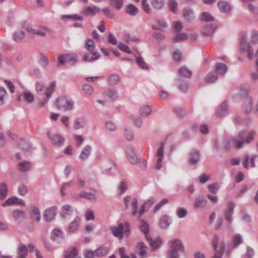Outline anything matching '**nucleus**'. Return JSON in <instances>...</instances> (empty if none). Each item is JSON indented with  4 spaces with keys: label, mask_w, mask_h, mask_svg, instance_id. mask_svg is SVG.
I'll return each instance as SVG.
<instances>
[{
    "label": "nucleus",
    "mask_w": 258,
    "mask_h": 258,
    "mask_svg": "<svg viewBox=\"0 0 258 258\" xmlns=\"http://www.w3.org/2000/svg\"><path fill=\"white\" fill-rule=\"evenodd\" d=\"M255 134L254 131H241L237 137L231 139L227 143L226 148L227 150L233 147L240 149L244 143H248L252 141Z\"/></svg>",
    "instance_id": "nucleus-1"
},
{
    "label": "nucleus",
    "mask_w": 258,
    "mask_h": 258,
    "mask_svg": "<svg viewBox=\"0 0 258 258\" xmlns=\"http://www.w3.org/2000/svg\"><path fill=\"white\" fill-rule=\"evenodd\" d=\"M55 82H51L49 86L45 88L42 83L38 82L36 84V91L38 94L40 95H45L47 98L45 100L44 102L41 101V104L43 106L48 101V98L51 96L52 92L55 88Z\"/></svg>",
    "instance_id": "nucleus-2"
},
{
    "label": "nucleus",
    "mask_w": 258,
    "mask_h": 258,
    "mask_svg": "<svg viewBox=\"0 0 258 258\" xmlns=\"http://www.w3.org/2000/svg\"><path fill=\"white\" fill-rule=\"evenodd\" d=\"M170 244V250L168 252L170 258H178L179 252H183L184 245L181 240L174 239L169 241Z\"/></svg>",
    "instance_id": "nucleus-3"
},
{
    "label": "nucleus",
    "mask_w": 258,
    "mask_h": 258,
    "mask_svg": "<svg viewBox=\"0 0 258 258\" xmlns=\"http://www.w3.org/2000/svg\"><path fill=\"white\" fill-rule=\"evenodd\" d=\"M250 88L248 86H243L240 90V94L244 96L243 108L245 113H249L252 107V99L248 96Z\"/></svg>",
    "instance_id": "nucleus-4"
},
{
    "label": "nucleus",
    "mask_w": 258,
    "mask_h": 258,
    "mask_svg": "<svg viewBox=\"0 0 258 258\" xmlns=\"http://www.w3.org/2000/svg\"><path fill=\"white\" fill-rule=\"evenodd\" d=\"M111 230L114 236L121 239L123 237V234L126 233L128 234L130 232V224L128 222H125L124 224L120 223L117 226L111 227Z\"/></svg>",
    "instance_id": "nucleus-5"
},
{
    "label": "nucleus",
    "mask_w": 258,
    "mask_h": 258,
    "mask_svg": "<svg viewBox=\"0 0 258 258\" xmlns=\"http://www.w3.org/2000/svg\"><path fill=\"white\" fill-rule=\"evenodd\" d=\"M240 50L245 54L249 59L253 58V53L249 44L246 43V38L245 33H242L240 36Z\"/></svg>",
    "instance_id": "nucleus-6"
},
{
    "label": "nucleus",
    "mask_w": 258,
    "mask_h": 258,
    "mask_svg": "<svg viewBox=\"0 0 258 258\" xmlns=\"http://www.w3.org/2000/svg\"><path fill=\"white\" fill-rule=\"evenodd\" d=\"M24 29L29 34L44 37L49 32V29L44 26H40L38 29H34L32 26L26 25L24 26Z\"/></svg>",
    "instance_id": "nucleus-7"
},
{
    "label": "nucleus",
    "mask_w": 258,
    "mask_h": 258,
    "mask_svg": "<svg viewBox=\"0 0 258 258\" xmlns=\"http://www.w3.org/2000/svg\"><path fill=\"white\" fill-rule=\"evenodd\" d=\"M56 106L59 109L63 111L71 110L74 106L72 100L68 99L65 97H60L56 100Z\"/></svg>",
    "instance_id": "nucleus-8"
},
{
    "label": "nucleus",
    "mask_w": 258,
    "mask_h": 258,
    "mask_svg": "<svg viewBox=\"0 0 258 258\" xmlns=\"http://www.w3.org/2000/svg\"><path fill=\"white\" fill-rule=\"evenodd\" d=\"M123 201L125 208L127 209L131 206L132 209V214L133 215H135L137 213L138 207V201L137 199L130 196H127L124 198Z\"/></svg>",
    "instance_id": "nucleus-9"
},
{
    "label": "nucleus",
    "mask_w": 258,
    "mask_h": 258,
    "mask_svg": "<svg viewBox=\"0 0 258 258\" xmlns=\"http://www.w3.org/2000/svg\"><path fill=\"white\" fill-rule=\"evenodd\" d=\"M58 60L60 65L64 64L65 62L74 63L77 61V55L75 54H66L59 55Z\"/></svg>",
    "instance_id": "nucleus-10"
},
{
    "label": "nucleus",
    "mask_w": 258,
    "mask_h": 258,
    "mask_svg": "<svg viewBox=\"0 0 258 258\" xmlns=\"http://www.w3.org/2000/svg\"><path fill=\"white\" fill-rule=\"evenodd\" d=\"M47 136L51 140L52 144L54 145L60 146L64 143V139L59 135L52 134L50 132H48Z\"/></svg>",
    "instance_id": "nucleus-11"
},
{
    "label": "nucleus",
    "mask_w": 258,
    "mask_h": 258,
    "mask_svg": "<svg viewBox=\"0 0 258 258\" xmlns=\"http://www.w3.org/2000/svg\"><path fill=\"white\" fill-rule=\"evenodd\" d=\"M136 252L142 258L147 257V247L143 242H140L136 246Z\"/></svg>",
    "instance_id": "nucleus-12"
},
{
    "label": "nucleus",
    "mask_w": 258,
    "mask_h": 258,
    "mask_svg": "<svg viewBox=\"0 0 258 258\" xmlns=\"http://www.w3.org/2000/svg\"><path fill=\"white\" fill-rule=\"evenodd\" d=\"M57 213V209L55 207H52L46 210L43 214L44 219L47 221L52 220Z\"/></svg>",
    "instance_id": "nucleus-13"
},
{
    "label": "nucleus",
    "mask_w": 258,
    "mask_h": 258,
    "mask_svg": "<svg viewBox=\"0 0 258 258\" xmlns=\"http://www.w3.org/2000/svg\"><path fill=\"white\" fill-rule=\"evenodd\" d=\"M73 215V208L70 205H65L62 207L61 215L65 219L69 218Z\"/></svg>",
    "instance_id": "nucleus-14"
},
{
    "label": "nucleus",
    "mask_w": 258,
    "mask_h": 258,
    "mask_svg": "<svg viewBox=\"0 0 258 258\" xmlns=\"http://www.w3.org/2000/svg\"><path fill=\"white\" fill-rule=\"evenodd\" d=\"M51 238L53 241L60 242L63 238V233L60 229H54L52 231Z\"/></svg>",
    "instance_id": "nucleus-15"
},
{
    "label": "nucleus",
    "mask_w": 258,
    "mask_h": 258,
    "mask_svg": "<svg viewBox=\"0 0 258 258\" xmlns=\"http://www.w3.org/2000/svg\"><path fill=\"white\" fill-rule=\"evenodd\" d=\"M29 103H31L34 100V97L32 93L28 91H25L22 93L18 96V100L21 101L22 97Z\"/></svg>",
    "instance_id": "nucleus-16"
},
{
    "label": "nucleus",
    "mask_w": 258,
    "mask_h": 258,
    "mask_svg": "<svg viewBox=\"0 0 258 258\" xmlns=\"http://www.w3.org/2000/svg\"><path fill=\"white\" fill-rule=\"evenodd\" d=\"M126 155L128 158V160L132 164H135L137 163L138 158L135 155L134 151L132 147H128L126 150Z\"/></svg>",
    "instance_id": "nucleus-17"
},
{
    "label": "nucleus",
    "mask_w": 258,
    "mask_h": 258,
    "mask_svg": "<svg viewBox=\"0 0 258 258\" xmlns=\"http://www.w3.org/2000/svg\"><path fill=\"white\" fill-rule=\"evenodd\" d=\"M207 200L203 197H198L194 202V207L196 209L204 208L207 205Z\"/></svg>",
    "instance_id": "nucleus-18"
},
{
    "label": "nucleus",
    "mask_w": 258,
    "mask_h": 258,
    "mask_svg": "<svg viewBox=\"0 0 258 258\" xmlns=\"http://www.w3.org/2000/svg\"><path fill=\"white\" fill-rule=\"evenodd\" d=\"M81 219L79 217H76L74 220L69 224L68 230L70 232L76 231L80 225Z\"/></svg>",
    "instance_id": "nucleus-19"
},
{
    "label": "nucleus",
    "mask_w": 258,
    "mask_h": 258,
    "mask_svg": "<svg viewBox=\"0 0 258 258\" xmlns=\"http://www.w3.org/2000/svg\"><path fill=\"white\" fill-rule=\"evenodd\" d=\"M200 154L199 151H195L190 153L189 157V162L191 165L197 164L199 161Z\"/></svg>",
    "instance_id": "nucleus-20"
},
{
    "label": "nucleus",
    "mask_w": 258,
    "mask_h": 258,
    "mask_svg": "<svg viewBox=\"0 0 258 258\" xmlns=\"http://www.w3.org/2000/svg\"><path fill=\"white\" fill-rule=\"evenodd\" d=\"M220 11L223 13H229L231 10L230 5L225 1H221L218 3Z\"/></svg>",
    "instance_id": "nucleus-21"
},
{
    "label": "nucleus",
    "mask_w": 258,
    "mask_h": 258,
    "mask_svg": "<svg viewBox=\"0 0 258 258\" xmlns=\"http://www.w3.org/2000/svg\"><path fill=\"white\" fill-rule=\"evenodd\" d=\"M216 28L215 25H207L202 28L201 32L203 35L208 36L213 34Z\"/></svg>",
    "instance_id": "nucleus-22"
},
{
    "label": "nucleus",
    "mask_w": 258,
    "mask_h": 258,
    "mask_svg": "<svg viewBox=\"0 0 258 258\" xmlns=\"http://www.w3.org/2000/svg\"><path fill=\"white\" fill-rule=\"evenodd\" d=\"M215 70L219 75H224L227 72V67L225 64L218 62L215 66Z\"/></svg>",
    "instance_id": "nucleus-23"
},
{
    "label": "nucleus",
    "mask_w": 258,
    "mask_h": 258,
    "mask_svg": "<svg viewBox=\"0 0 258 258\" xmlns=\"http://www.w3.org/2000/svg\"><path fill=\"white\" fill-rule=\"evenodd\" d=\"M91 151V148L89 146H85L82 151L81 153V154L79 156V158L81 160H84L86 159L90 155Z\"/></svg>",
    "instance_id": "nucleus-24"
},
{
    "label": "nucleus",
    "mask_w": 258,
    "mask_h": 258,
    "mask_svg": "<svg viewBox=\"0 0 258 258\" xmlns=\"http://www.w3.org/2000/svg\"><path fill=\"white\" fill-rule=\"evenodd\" d=\"M18 258H26L28 255V248L27 247L21 244L18 248Z\"/></svg>",
    "instance_id": "nucleus-25"
},
{
    "label": "nucleus",
    "mask_w": 258,
    "mask_h": 258,
    "mask_svg": "<svg viewBox=\"0 0 258 258\" xmlns=\"http://www.w3.org/2000/svg\"><path fill=\"white\" fill-rule=\"evenodd\" d=\"M171 222L170 219L167 216H164L160 218L159 225L162 228H167Z\"/></svg>",
    "instance_id": "nucleus-26"
},
{
    "label": "nucleus",
    "mask_w": 258,
    "mask_h": 258,
    "mask_svg": "<svg viewBox=\"0 0 258 258\" xmlns=\"http://www.w3.org/2000/svg\"><path fill=\"white\" fill-rule=\"evenodd\" d=\"M31 217L37 222L40 221L41 219V215L38 209L36 207H32L31 208Z\"/></svg>",
    "instance_id": "nucleus-27"
},
{
    "label": "nucleus",
    "mask_w": 258,
    "mask_h": 258,
    "mask_svg": "<svg viewBox=\"0 0 258 258\" xmlns=\"http://www.w3.org/2000/svg\"><path fill=\"white\" fill-rule=\"evenodd\" d=\"M64 258H80L77 248H73L66 251Z\"/></svg>",
    "instance_id": "nucleus-28"
},
{
    "label": "nucleus",
    "mask_w": 258,
    "mask_h": 258,
    "mask_svg": "<svg viewBox=\"0 0 258 258\" xmlns=\"http://www.w3.org/2000/svg\"><path fill=\"white\" fill-rule=\"evenodd\" d=\"M152 7L156 10L162 8L165 3V0H150Z\"/></svg>",
    "instance_id": "nucleus-29"
},
{
    "label": "nucleus",
    "mask_w": 258,
    "mask_h": 258,
    "mask_svg": "<svg viewBox=\"0 0 258 258\" xmlns=\"http://www.w3.org/2000/svg\"><path fill=\"white\" fill-rule=\"evenodd\" d=\"M8 191L7 185L4 182L0 183V199H5L7 196Z\"/></svg>",
    "instance_id": "nucleus-30"
},
{
    "label": "nucleus",
    "mask_w": 258,
    "mask_h": 258,
    "mask_svg": "<svg viewBox=\"0 0 258 258\" xmlns=\"http://www.w3.org/2000/svg\"><path fill=\"white\" fill-rule=\"evenodd\" d=\"M234 205L233 203H230L229 204V209L225 212V217L229 223L232 221V215L234 212Z\"/></svg>",
    "instance_id": "nucleus-31"
},
{
    "label": "nucleus",
    "mask_w": 258,
    "mask_h": 258,
    "mask_svg": "<svg viewBox=\"0 0 258 258\" xmlns=\"http://www.w3.org/2000/svg\"><path fill=\"white\" fill-rule=\"evenodd\" d=\"M109 248L107 246H101L95 250V255L97 256H103L107 254Z\"/></svg>",
    "instance_id": "nucleus-32"
},
{
    "label": "nucleus",
    "mask_w": 258,
    "mask_h": 258,
    "mask_svg": "<svg viewBox=\"0 0 258 258\" xmlns=\"http://www.w3.org/2000/svg\"><path fill=\"white\" fill-rule=\"evenodd\" d=\"M99 52L89 53L84 55L83 59L85 61H91L100 57Z\"/></svg>",
    "instance_id": "nucleus-33"
},
{
    "label": "nucleus",
    "mask_w": 258,
    "mask_h": 258,
    "mask_svg": "<svg viewBox=\"0 0 258 258\" xmlns=\"http://www.w3.org/2000/svg\"><path fill=\"white\" fill-rule=\"evenodd\" d=\"M81 197L91 201H95L96 198V196L94 193L88 192L85 190L81 191Z\"/></svg>",
    "instance_id": "nucleus-34"
},
{
    "label": "nucleus",
    "mask_w": 258,
    "mask_h": 258,
    "mask_svg": "<svg viewBox=\"0 0 258 258\" xmlns=\"http://www.w3.org/2000/svg\"><path fill=\"white\" fill-rule=\"evenodd\" d=\"M155 203L154 199H150L145 202L142 207V209L140 210L139 214L141 216L144 212L146 209L150 208Z\"/></svg>",
    "instance_id": "nucleus-35"
},
{
    "label": "nucleus",
    "mask_w": 258,
    "mask_h": 258,
    "mask_svg": "<svg viewBox=\"0 0 258 258\" xmlns=\"http://www.w3.org/2000/svg\"><path fill=\"white\" fill-rule=\"evenodd\" d=\"M85 49L88 51H92L95 48V43L94 40L89 38L86 40L85 42Z\"/></svg>",
    "instance_id": "nucleus-36"
},
{
    "label": "nucleus",
    "mask_w": 258,
    "mask_h": 258,
    "mask_svg": "<svg viewBox=\"0 0 258 258\" xmlns=\"http://www.w3.org/2000/svg\"><path fill=\"white\" fill-rule=\"evenodd\" d=\"M12 216L15 219L23 218L25 216V212L23 210H15L13 211Z\"/></svg>",
    "instance_id": "nucleus-37"
},
{
    "label": "nucleus",
    "mask_w": 258,
    "mask_h": 258,
    "mask_svg": "<svg viewBox=\"0 0 258 258\" xmlns=\"http://www.w3.org/2000/svg\"><path fill=\"white\" fill-rule=\"evenodd\" d=\"M126 12L131 15H136L138 12V10L133 5L130 4L126 6Z\"/></svg>",
    "instance_id": "nucleus-38"
},
{
    "label": "nucleus",
    "mask_w": 258,
    "mask_h": 258,
    "mask_svg": "<svg viewBox=\"0 0 258 258\" xmlns=\"http://www.w3.org/2000/svg\"><path fill=\"white\" fill-rule=\"evenodd\" d=\"M120 80L119 76L117 74H112L108 78V82L110 84L114 85L117 84Z\"/></svg>",
    "instance_id": "nucleus-39"
},
{
    "label": "nucleus",
    "mask_w": 258,
    "mask_h": 258,
    "mask_svg": "<svg viewBox=\"0 0 258 258\" xmlns=\"http://www.w3.org/2000/svg\"><path fill=\"white\" fill-rule=\"evenodd\" d=\"M151 112V108L148 105H145L141 107L140 109V112L142 116H148Z\"/></svg>",
    "instance_id": "nucleus-40"
},
{
    "label": "nucleus",
    "mask_w": 258,
    "mask_h": 258,
    "mask_svg": "<svg viewBox=\"0 0 258 258\" xmlns=\"http://www.w3.org/2000/svg\"><path fill=\"white\" fill-rule=\"evenodd\" d=\"M19 169L21 171H26L28 170L30 168V163L28 162L23 161L18 165Z\"/></svg>",
    "instance_id": "nucleus-41"
},
{
    "label": "nucleus",
    "mask_w": 258,
    "mask_h": 258,
    "mask_svg": "<svg viewBox=\"0 0 258 258\" xmlns=\"http://www.w3.org/2000/svg\"><path fill=\"white\" fill-rule=\"evenodd\" d=\"M140 230L143 233H144L145 236L147 237L149 232V224L143 220H142L141 221Z\"/></svg>",
    "instance_id": "nucleus-42"
},
{
    "label": "nucleus",
    "mask_w": 258,
    "mask_h": 258,
    "mask_svg": "<svg viewBox=\"0 0 258 258\" xmlns=\"http://www.w3.org/2000/svg\"><path fill=\"white\" fill-rule=\"evenodd\" d=\"M179 73L181 75H182L185 77H190L192 75V72L191 71L188 70L187 68L185 67H181L179 70Z\"/></svg>",
    "instance_id": "nucleus-43"
},
{
    "label": "nucleus",
    "mask_w": 258,
    "mask_h": 258,
    "mask_svg": "<svg viewBox=\"0 0 258 258\" xmlns=\"http://www.w3.org/2000/svg\"><path fill=\"white\" fill-rule=\"evenodd\" d=\"M128 188V185L126 182L124 180L120 182L118 186V189L120 191L119 194L120 195L125 192L126 189Z\"/></svg>",
    "instance_id": "nucleus-44"
},
{
    "label": "nucleus",
    "mask_w": 258,
    "mask_h": 258,
    "mask_svg": "<svg viewBox=\"0 0 258 258\" xmlns=\"http://www.w3.org/2000/svg\"><path fill=\"white\" fill-rule=\"evenodd\" d=\"M110 4L118 10L123 6V0H110Z\"/></svg>",
    "instance_id": "nucleus-45"
},
{
    "label": "nucleus",
    "mask_w": 258,
    "mask_h": 258,
    "mask_svg": "<svg viewBox=\"0 0 258 258\" xmlns=\"http://www.w3.org/2000/svg\"><path fill=\"white\" fill-rule=\"evenodd\" d=\"M187 38V35L185 33H180L176 34L173 38V42H177L179 41L186 40Z\"/></svg>",
    "instance_id": "nucleus-46"
},
{
    "label": "nucleus",
    "mask_w": 258,
    "mask_h": 258,
    "mask_svg": "<svg viewBox=\"0 0 258 258\" xmlns=\"http://www.w3.org/2000/svg\"><path fill=\"white\" fill-rule=\"evenodd\" d=\"M209 190L213 194H216L219 189V185L217 182H214L208 186Z\"/></svg>",
    "instance_id": "nucleus-47"
},
{
    "label": "nucleus",
    "mask_w": 258,
    "mask_h": 258,
    "mask_svg": "<svg viewBox=\"0 0 258 258\" xmlns=\"http://www.w3.org/2000/svg\"><path fill=\"white\" fill-rule=\"evenodd\" d=\"M13 38L15 41L19 42L24 38V33L22 31H19L13 34Z\"/></svg>",
    "instance_id": "nucleus-48"
},
{
    "label": "nucleus",
    "mask_w": 258,
    "mask_h": 258,
    "mask_svg": "<svg viewBox=\"0 0 258 258\" xmlns=\"http://www.w3.org/2000/svg\"><path fill=\"white\" fill-rule=\"evenodd\" d=\"M218 76L213 73H209L206 77L205 80L207 82L213 83L217 80Z\"/></svg>",
    "instance_id": "nucleus-49"
},
{
    "label": "nucleus",
    "mask_w": 258,
    "mask_h": 258,
    "mask_svg": "<svg viewBox=\"0 0 258 258\" xmlns=\"http://www.w3.org/2000/svg\"><path fill=\"white\" fill-rule=\"evenodd\" d=\"M169 7L171 11L174 13L177 12L178 4L175 2V0H169Z\"/></svg>",
    "instance_id": "nucleus-50"
},
{
    "label": "nucleus",
    "mask_w": 258,
    "mask_h": 258,
    "mask_svg": "<svg viewBox=\"0 0 258 258\" xmlns=\"http://www.w3.org/2000/svg\"><path fill=\"white\" fill-rule=\"evenodd\" d=\"M105 95L111 100L115 99L117 97V93L114 90H108L105 93Z\"/></svg>",
    "instance_id": "nucleus-51"
},
{
    "label": "nucleus",
    "mask_w": 258,
    "mask_h": 258,
    "mask_svg": "<svg viewBox=\"0 0 258 258\" xmlns=\"http://www.w3.org/2000/svg\"><path fill=\"white\" fill-rule=\"evenodd\" d=\"M18 198L16 197H13L8 199L4 203L2 204L3 207H5L7 205H11L16 204V202H18Z\"/></svg>",
    "instance_id": "nucleus-52"
},
{
    "label": "nucleus",
    "mask_w": 258,
    "mask_h": 258,
    "mask_svg": "<svg viewBox=\"0 0 258 258\" xmlns=\"http://www.w3.org/2000/svg\"><path fill=\"white\" fill-rule=\"evenodd\" d=\"M98 11L96 8L88 7L84 11V14L87 16H94Z\"/></svg>",
    "instance_id": "nucleus-53"
},
{
    "label": "nucleus",
    "mask_w": 258,
    "mask_h": 258,
    "mask_svg": "<svg viewBox=\"0 0 258 258\" xmlns=\"http://www.w3.org/2000/svg\"><path fill=\"white\" fill-rule=\"evenodd\" d=\"M215 255L213 258H221L222 255L224 251V245L221 244L219 249L215 250Z\"/></svg>",
    "instance_id": "nucleus-54"
},
{
    "label": "nucleus",
    "mask_w": 258,
    "mask_h": 258,
    "mask_svg": "<svg viewBox=\"0 0 258 258\" xmlns=\"http://www.w3.org/2000/svg\"><path fill=\"white\" fill-rule=\"evenodd\" d=\"M82 89L85 93L90 95L93 91V87L89 84H84L82 86Z\"/></svg>",
    "instance_id": "nucleus-55"
},
{
    "label": "nucleus",
    "mask_w": 258,
    "mask_h": 258,
    "mask_svg": "<svg viewBox=\"0 0 258 258\" xmlns=\"http://www.w3.org/2000/svg\"><path fill=\"white\" fill-rule=\"evenodd\" d=\"M117 47L119 49L122 50L123 51L127 53H132V51L130 47L124 44H123L122 43H119Z\"/></svg>",
    "instance_id": "nucleus-56"
},
{
    "label": "nucleus",
    "mask_w": 258,
    "mask_h": 258,
    "mask_svg": "<svg viewBox=\"0 0 258 258\" xmlns=\"http://www.w3.org/2000/svg\"><path fill=\"white\" fill-rule=\"evenodd\" d=\"M142 7L145 12L150 13L151 9L149 4L147 2V0H142Z\"/></svg>",
    "instance_id": "nucleus-57"
},
{
    "label": "nucleus",
    "mask_w": 258,
    "mask_h": 258,
    "mask_svg": "<svg viewBox=\"0 0 258 258\" xmlns=\"http://www.w3.org/2000/svg\"><path fill=\"white\" fill-rule=\"evenodd\" d=\"M168 202V200L167 199L165 198L162 200L159 203L155 206L153 210L154 212L155 213L159 210L163 206L167 204Z\"/></svg>",
    "instance_id": "nucleus-58"
},
{
    "label": "nucleus",
    "mask_w": 258,
    "mask_h": 258,
    "mask_svg": "<svg viewBox=\"0 0 258 258\" xmlns=\"http://www.w3.org/2000/svg\"><path fill=\"white\" fill-rule=\"evenodd\" d=\"M202 20L207 22H210L214 20V18L210 13L204 12L202 16Z\"/></svg>",
    "instance_id": "nucleus-59"
},
{
    "label": "nucleus",
    "mask_w": 258,
    "mask_h": 258,
    "mask_svg": "<svg viewBox=\"0 0 258 258\" xmlns=\"http://www.w3.org/2000/svg\"><path fill=\"white\" fill-rule=\"evenodd\" d=\"M136 62L138 65L142 69H148V67L145 61L141 57H138L136 58Z\"/></svg>",
    "instance_id": "nucleus-60"
},
{
    "label": "nucleus",
    "mask_w": 258,
    "mask_h": 258,
    "mask_svg": "<svg viewBox=\"0 0 258 258\" xmlns=\"http://www.w3.org/2000/svg\"><path fill=\"white\" fill-rule=\"evenodd\" d=\"M250 42L253 44L258 43V32L253 31L251 33Z\"/></svg>",
    "instance_id": "nucleus-61"
},
{
    "label": "nucleus",
    "mask_w": 258,
    "mask_h": 258,
    "mask_svg": "<svg viewBox=\"0 0 258 258\" xmlns=\"http://www.w3.org/2000/svg\"><path fill=\"white\" fill-rule=\"evenodd\" d=\"M227 111V104L225 102H223L221 106L220 110L218 111L217 115L218 116H223Z\"/></svg>",
    "instance_id": "nucleus-62"
},
{
    "label": "nucleus",
    "mask_w": 258,
    "mask_h": 258,
    "mask_svg": "<svg viewBox=\"0 0 258 258\" xmlns=\"http://www.w3.org/2000/svg\"><path fill=\"white\" fill-rule=\"evenodd\" d=\"M194 15L193 11L191 9H185L183 13V16L184 18L189 20Z\"/></svg>",
    "instance_id": "nucleus-63"
},
{
    "label": "nucleus",
    "mask_w": 258,
    "mask_h": 258,
    "mask_svg": "<svg viewBox=\"0 0 258 258\" xmlns=\"http://www.w3.org/2000/svg\"><path fill=\"white\" fill-rule=\"evenodd\" d=\"M84 255L86 258H94L95 256V251H93L89 249H86L84 252Z\"/></svg>",
    "instance_id": "nucleus-64"
}]
</instances>
